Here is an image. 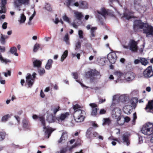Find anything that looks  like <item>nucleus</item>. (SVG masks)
<instances>
[{
    "mask_svg": "<svg viewBox=\"0 0 153 153\" xmlns=\"http://www.w3.org/2000/svg\"><path fill=\"white\" fill-rule=\"evenodd\" d=\"M72 5L76 7L79 6V3L77 2H76L74 3Z\"/></svg>",
    "mask_w": 153,
    "mask_h": 153,
    "instance_id": "64",
    "label": "nucleus"
},
{
    "mask_svg": "<svg viewBox=\"0 0 153 153\" xmlns=\"http://www.w3.org/2000/svg\"><path fill=\"white\" fill-rule=\"evenodd\" d=\"M145 109L148 112L153 111V100L148 101Z\"/></svg>",
    "mask_w": 153,
    "mask_h": 153,
    "instance_id": "11",
    "label": "nucleus"
},
{
    "mask_svg": "<svg viewBox=\"0 0 153 153\" xmlns=\"http://www.w3.org/2000/svg\"><path fill=\"white\" fill-rule=\"evenodd\" d=\"M117 59V56L115 53L112 52L108 54V59L111 63L114 64L116 61Z\"/></svg>",
    "mask_w": 153,
    "mask_h": 153,
    "instance_id": "8",
    "label": "nucleus"
},
{
    "mask_svg": "<svg viewBox=\"0 0 153 153\" xmlns=\"http://www.w3.org/2000/svg\"><path fill=\"white\" fill-rule=\"evenodd\" d=\"M132 106L135 108L137 105V103L138 102V100L137 97L132 98L131 100Z\"/></svg>",
    "mask_w": 153,
    "mask_h": 153,
    "instance_id": "19",
    "label": "nucleus"
},
{
    "mask_svg": "<svg viewBox=\"0 0 153 153\" xmlns=\"http://www.w3.org/2000/svg\"><path fill=\"white\" fill-rule=\"evenodd\" d=\"M69 115V114L68 112H66L65 113H62L59 117H56V119L58 121H62L67 118Z\"/></svg>",
    "mask_w": 153,
    "mask_h": 153,
    "instance_id": "15",
    "label": "nucleus"
},
{
    "mask_svg": "<svg viewBox=\"0 0 153 153\" xmlns=\"http://www.w3.org/2000/svg\"><path fill=\"white\" fill-rule=\"evenodd\" d=\"M75 17L76 19L79 21H81L83 16L81 13L77 12L74 13Z\"/></svg>",
    "mask_w": 153,
    "mask_h": 153,
    "instance_id": "21",
    "label": "nucleus"
},
{
    "mask_svg": "<svg viewBox=\"0 0 153 153\" xmlns=\"http://www.w3.org/2000/svg\"><path fill=\"white\" fill-rule=\"evenodd\" d=\"M53 62V61L51 59H49L45 65V68L48 70L49 69L51 66Z\"/></svg>",
    "mask_w": 153,
    "mask_h": 153,
    "instance_id": "26",
    "label": "nucleus"
},
{
    "mask_svg": "<svg viewBox=\"0 0 153 153\" xmlns=\"http://www.w3.org/2000/svg\"><path fill=\"white\" fill-rule=\"evenodd\" d=\"M11 71L10 70H8L7 73L5 72L4 73V76L5 77H7V75L10 76L11 75Z\"/></svg>",
    "mask_w": 153,
    "mask_h": 153,
    "instance_id": "53",
    "label": "nucleus"
},
{
    "mask_svg": "<svg viewBox=\"0 0 153 153\" xmlns=\"http://www.w3.org/2000/svg\"><path fill=\"white\" fill-rule=\"evenodd\" d=\"M79 8L82 9H86L88 8V4L85 1H79Z\"/></svg>",
    "mask_w": 153,
    "mask_h": 153,
    "instance_id": "20",
    "label": "nucleus"
},
{
    "mask_svg": "<svg viewBox=\"0 0 153 153\" xmlns=\"http://www.w3.org/2000/svg\"><path fill=\"white\" fill-rule=\"evenodd\" d=\"M87 74L90 78L91 81H93L96 79L97 78L95 76H99L100 77L101 76L100 72L96 70H91L88 71L87 72Z\"/></svg>",
    "mask_w": 153,
    "mask_h": 153,
    "instance_id": "5",
    "label": "nucleus"
},
{
    "mask_svg": "<svg viewBox=\"0 0 153 153\" xmlns=\"http://www.w3.org/2000/svg\"><path fill=\"white\" fill-rule=\"evenodd\" d=\"M114 74L117 76L119 78H120L121 76L123 75V74L122 73L118 71H115L114 72Z\"/></svg>",
    "mask_w": 153,
    "mask_h": 153,
    "instance_id": "38",
    "label": "nucleus"
},
{
    "mask_svg": "<svg viewBox=\"0 0 153 153\" xmlns=\"http://www.w3.org/2000/svg\"><path fill=\"white\" fill-rule=\"evenodd\" d=\"M105 99H100L99 101V103L100 104L104 102H105Z\"/></svg>",
    "mask_w": 153,
    "mask_h": 153,
    "instance_id": "61",
    "label": "nucleus"
},
{
    "mask_svg": "<svg viewBox=\"0 0 153 153\" xmlns=\"http://www.w3.org/2000/svg\"><path fill=\"white\" fill-rule=\"evenodd\" d=\"M33 118L35 120L38 119L41 122L42 125L43 126V128H46V124L45 117L43 116L39 117L36 114H33Z\"/></svg>",
    "mask_w": 153,
    "mask_h": 153,
    "instance_id": "10",
    "label": "nucleus"
},
{
    "mask_svg": "<svg viewBox=\"0 0 153 153\" xmlns=\"http://www.w3.org/2000/svg\"><path fill=\"white\" fill-rule=\"evenodd\" d=\"M94 130V128L92 127H90L87 129L86 133V136L87 138L91 139L93 138V132L92 131Z\"/></svg>",
    "mask_w": 153,
    "mask_h": 153,
    "instance_id": "14",
    "label": "nucleus"
},
{
    "mask_svg": "<svg viewBox=\"0 0 153 153\" xmlns=\"http://www.w3.org/2000/svg\"><path fill=\"white\" fill-rule=\"evenodd\" d=\"M68 135L66 132H63L62 134L61 137L58 141L59 143H64L66 140L67 139Z\"/></svg>",
    "mask_w": 153,
    "mask_h": 153,
    "instance_id": "17",
    "label": "nucleus"
},
{
    "mask_svg": "<svg viewBox=\"0 0 153 153\" xmlns=\"http://www.w3.org/2000/svg\"><path fill=\"white\" fill-rule=\"evenodd\" d=\"M141 131L142 133L148 136L151 135L153 134V124L148 123L143 125Z\"/></svg>",
    "mask_w": 153,
    "mask_h": 153,
    "instance_id": "3",
    "label": "nucleus"
},
{
    "mask_svg": "<svg viewBox=\"0 0 153 153\" xmlns=\"http://www.w3.org/2000/svg\"><path fill=\"white\" fill-rule=\"evenodd\" d=\"M7 24L6 22H4L2 25V28L4 29H5L7 28Z\"/></svg>",
    "mask_w": 153,
    "mask_h": 153,
    "instance_id": "56",
    "label": "nucleus"
},
{
    "mask_svg": "<svg viewBox=\"0 0 153 153\" xmlns=\"http://www.w3.org/2000/svg\"><path fill=\"white\" fill-rule=\"evenodd\" d=\"M59 107L58 106L57 108L54 109L53 112L54 114H56L57 112L59 110Z\"/></svg>",
    "mask_w": 153,
    "mask_h": 153,
    "instance_id": "52",
    "label": "nucleus"
},
{
    "mask_svg": "<svg viewBox=\"0 0 153 153\" xmlns=\"http://www.w3.org/2000/svg\"><path fill=\"white\" fill-rule=\"evenodd\" d=\"M40 48V45L38 44H36L34 45L33 51L34 52H36Z\"/></svg>",
    "mask_w": 153,
    "mask_h": 153,
    "instance_id": "40",
    "label": "nucleus"
},
{
    "mask_svg": "<svg viewBox=\"0 0 153 153\" xmlns=\"http://www.w3.org/2000/svg\"><path fill=\"white\" fill-rule=\"evenodd\" d=\"M29 4V0H17L14 2L15 7L18 8L22 4L28 5Z\"/></svg>",
    "mask_w": 153,
    "mask_h": 153,
    "instance_id": "9",
    "label": "nucleus"
},
{
    "mask_svg": "<svg viewBox=\"0 0 153 153\" xmlns=\"http://www.w3.org/2000/svg\"><path fill=\"white\" fill-rule=\"evenodd\" d=\"M45 9L49 11H51L52 10V7L49 4H47L45 7Z\"/></svg>",
    "mask_w": 153,
    "mask_h": 153,
    "instance_id": "43",
    "label": "nucleus"
},
{
    "mask_svg": "<svg viewBox=\"0 0 153 153\" xmlns=\"http://www.w3.org/2000/svg\"><path fill=\"white\" fill-rule=\"evenodd\" d=\"M133 121H135L137 118V116L136 112H135L133 114Z\"/></svg>",
    "mask_w": 153,
    "mask_h": 153,
    "instance_id": "59",
    "label": "nucleus"
},
{
    "mask_svg": "<svg viewBox=\"0 0 153 153\" xmlns=\"http://www.w3.org/2000/svg\"><path fill=\"white\" fill-rule=\"evenodd\" d=\"M82 108V107L77 104L73 106L74 110L73 116L75 121L77 122L83 121L85 117V112L84 111L81 109Z\"/></svg>",
    "mask_w": 153,
    "mask_h": 153,
    "instance_id": "1",
    "label": "nucleus"
},
{
    "mask_svg": "<svg viewBox=\"0 0 153 153\" xmlns=\"http://www.w3.org/2000/svg\"><path fill=\"white\" fill-rule=\"evenodd\" d=\"M106 112V111L104 109H101L100 111V114H105Z\"/></svg>",
    "mask_w": 153,
    "mask_h": 153,
    "instance_id": "54",
    "label": "nucleus"
},
{
    "mask_svg": "<svg viewBox=\"0 0 153 153\" xmlns=\"http://www.w3.org/2000/svg\"><path fill=\"white\" fill-rule=\"evenodd\" d=\"M7 36H6L5 35H2L1 36L0 39L1 43L3 44H5V39H7Z\"/></svg>",
    "mask_w": 153,
    "mask_h": 153,
    "instance_id": "36",
    "label": "nucleus"
},
{
    "mask_svg": "<svg viewBox=\"0 0 153 153\" xmlns=\"http://www.w3.org/2000/svg\"><path fill=\"white\" fill-rule=\"evenodd\" d=\"M44 129H46V131H45V132L48 135V138H49L50 136L51 135V133L53 130L51 128H47L46 127V128Z\"/></svg>",
    "mask_w": 153,
    "mask_h": 153,
    "instance_id": "30",
    "label": "nucleus"
},
{
    "mask_svg": "<svg viewBox=\"0 0 153 153\" xmlns=\"http://www.w3.org/2000/svg\"><path fill=\"white\" fill-rule=\"evenodd\" d=\"M140 62L141 63L142 65L146 66L147 65L148 62L147 60L145 58H143L142 57L140 58Z\"/></svg>",
    "mask_w": 153,
    "mask_h": 153,
    "instance_id": "28",
    "label": "nucleus"
},
{
    "mask_svg": "<svg viewBox=\"0 0 153 153\" xmlns=\"http://www.w3.org/2000/svg\"><path fill=\"white\" fill-rule=\"evenodd\" d=\"M36 14V12L34 11L33 14L29 18V21H30L33 18Z\"/></svg>",
    "mask_w": 153,
    "mask_h": 153,
    "instance_id": "55",
    "label": "nucleus"
},
{
    "mask_svg": "<svg viewBox=\"0 0 153 153\" xmlns=\"http://www.w3.org/2000/svg\"><path fill=\"white\" fill-rule=\"evenodd\" d=\"M134 25L140 29H143V33L146 34V36L151 35L153 36V27L148 24L142 22L140 20L134 21Z\"/></svg>",
    "mask_w": 153,
    "mask_h": 153,
    "instance_id": "2",
    "label": "nucleus"
},
{
    "mask_svg": "<svg viewBox=\"0 0 153 153\" xmlns=\"http://www.w3.org/2000/svg\"><path fill=\"white\" fill-rule=\"evenodd\" d=\"M97 29V27H92L91 28V37L94 38L95 36V31Z\"/></svg>",
    "mask_w": 153,
    "mask_h": 153,
    "instance_id": "34",
    "label": "nucleus"
},
{
    "mask_svg": "<svg viewBox=\"0 0 153 153\" xmlns=\"http://www.w3.org/2000/svg\"><path fill=\"white\" fill-rule=\"evenodd\" d=\"M123 110L125 114H131L132 111L131 106L129 105H125L123 108Z\"/></svg>",
    "mask_w": 153,
    "mask_h": 153,
    "instance_id": "16",
    "label": "nucleus"
},
{
    "mask_svg": "<svg viewBox=\"0 0 153 153\" xmlns=\"http://www.w3.org/2000/svg\"><path fill=\"white\" fill-rule=\"evenodd\" d=\"M119 99L120 101L126 104L127 102L128 98L127 97L124 95H122L119 97Z\"/></svg>",
    "mask_w": 153,
    "mask_h": 153,
    "instance_id": "23",
    "label": "nucleus"
},
{
    "mask_svg": "<svg viewBox=\"0 0 153 153\" xmlns=\"http://www.w3.org/2000/svg\"><path fill=\"white\" fill-rule=\"evenodd\" d=\"M62 18L64 21H66L68 23H70L71 22L70 19L66 15H65L63 16Z\"/></svg>",
    "mask_w": 153,
    "mask_h": 153,
    "instance_id": "41",
    "label": "nucleus"
},
{
    "mask_svg": "<svg viewBox=\"0 0 153 153\" xmlns=\"http://www.w3.org/2000/svg\"><path fill=\"white\" fill-rule=\"evenodd\" d=\"M122 139L123 142L126 144L127 146L130 144V140L129 135L126 134H123L122 136Z\"/></svg>",
    "mask_w": 153,
    "mask_h": 153,
    "instance_id": "18",
    "label": "nucleus"
},
{
    "mask_svg": "<svg viewBox=\"0 0 153 153\" xmlns=\"http://www.w3.org/2000/svg\"><path fill=\"white\" fill-rule=\"evenodd\" d=\"M121 114V109L118 107L114 108L112 111V117L117 120V121H118L120 120L121 119L120 116Z\"/></svg>",
    "mask_w": 153,
    "mask_h": 153,
    "instance_id": "4",
    "label": "nucleus"
},
{
    "mask_svg": "<svg viewBox=\"0 0 153 153\" xmlns=\"http://www.w3.org/2000/svg\"><path fill=\"white\" fill-rule=\"evenodd\" d=\"M137 45V42L134 40H131L129 44L130 49L132 51H137L138 50Z\"/></svg>",
    "mask_w": 153,
    "mask_h": 153,
    "instance_id": "7",
    "label": "nucleus"
},
{
    "mask_svg": "<svg viewBox=\"0 0 153 153\" xmlns=\"http://www.w3.org/2000/svg\"><path fill=\"white\" fill-rule=\"evenodd\" d=\"M67 150L63 148L60 150V153H66Z\"/></svg>",
    "mask_w": 153,
    "mask_h": 153,
    "instance_id": "62",
    "label": "nucleus"
},
{
    "mask_svg": "<svg viewBox=\"0 0 153 153\" xmlns=\"http://www.w3.org/2000/svg\"><path fill=\"white\" fill-rule=\"evenodd\" d=\"M26 78V82L28 83L29 87H31L33 83V82H32L31 80H33V79L31 74H27Z\"/></svg>",
    "mask_w": 153,
    "mask_h": 153,
    "instance_id": "13",
    "label": "nucleus"
},
{
    "mask_svg": "<svg viewBox=\"0 0 153 153\" xmlns=\"http://www.w3.org/2000/svg\"><path fill=\"white\" fill-rule=\"evenodd\" d=\"M68 1L67 2V4L68 7H69L71 5L72 3H73L75 1L74 0H67Z\"/></svg>",
    "mask_w": 153,
    "mask_h": 153,
    "instance_id": "46",
    "label": "nucleus"
},
{
    "mask_svg": "<svg viewBox=\"0 0 153 153\" xmlns=\"http://www.w3.org/2000/svg\"><path fill=\"white\" fill-rule=\"evenodd\" d=\"M10 117V115L9 114H7L4 116L2 118L1 121L2 122H5L7 121L8 119Z\"/></svg>",
    "mask_w": 153,
    "mask_h": 153,
    "instance_id": "33",
    "label": "nucleus"
},
{
    "mask_svg": "<svg viewBox=\"0 0 153 153\" xmlns=\"http://www.w3.org/2000/svg\"><path fill=\"white\" fill-rule=\"evenodd\" d=\"M38 72L40 75H42L45 73V70L43 68L39 69L38 70Z\"/></svg>",
    "mask_w": 153,
    "mask_h": 153,
    "instance_id": "47",
    "label": "nucleus"
},
{
    "mask_svg": "<svg viewBox=\"0 0 153 153\" xmlns=\"http://www.w3.org/2000/svg\"><path fill=\"white\" fill-rule=\"evenodd\" d=\"M68 55V51L67 50L65 51L64 52L63 54L62 55L61 58V62H63L64 59L66 58Z\"/></svg>",
    "mask_w": 153,
    "mask_h": 153,
    "instance_id": "32",
    "label": "nucleus"
},
{
    "mask_svg": "<svg viewBox=\"0 0 153 153\" xmlns=\"http://www.w3.org/2000/svg\"><path fill=\"white\" fill-rule=\"evenodd\" d=\"M78 34L79 38L80 39H83V32L82 30H79L78 31Z\"/></svg>",
    "mask_w": 153,
    "mask_h": 153,
    "instance_id": "48",
    "label": "nucleus"
},
{
    "mask_svg": "<svg viewBox=\"0 0 153 153\" xmlns=\"http://www.w3.org/2000/svg\"><path fill=\"white\" fill-rule=\"evenodd\" d=\"M23 128L25 130H30L31 125L29 122L26 119H23L22 122Z\"/></svg>",
    "mask_w": 153,
    "mask_h": 153,
    "instance_id": "12",
    "label": "nucleus"
},
{
    "mask_svg": "<svg viewBox=\"0 0 153 153\" xmlns=\"http://www.w3.org/2000/svg\"><path fill=\"white\" fill-rule=\"evenodd\" d=\"M143 75L144 77L149 78L153 76V71L151 66L148 67L143 72Z\"/></svg>",
    "mask_w": 153,
    "mask_h": 153,
    "instance_id": "6",
    "label": "nucleus"
},
{
    "mask_svg": "<svg viewBox=\"0 0 153 153\" xmlns=\"http://www.w3.org/2000/svg\"><path fill=\"white\" fill-rule=\"evenodd\" d=\"M98 109L93 108L91 109V115L93 116H96L97 114V110Z\"/></svg>",
    "mask_w": 153,
    "mask_h": 153,
    "instance_id": "35",
    "label": "nucleus"
},
{
    "mask_svg": "<svg viewBox=\"0 0 153 153\" xmlns=\"http://www.w3.org/2000/svg\"><path fill=\"white\" fill-rule=\"evenodd\" d=\"M99 136V134L96 131L93 132V138L96 137L97 138Z\"/></svg>",
    "mask_w": 153,
    "mask_h": 153,
    "instance_id": "51",
    "label": "nucleus"
},
{
    "mask_svg": "<svg viewBox=\"0 0 153 153\" xmlns=\"http://www.w3.org/2000/svg\"><path fill=\"white\" fill-rule=\"evenodd\" d=\"M127 75L126 76V79L128 81H131L133 80L135 77V74L132 73L130 74V76H127Z\"/></svg>",
    "mask_w": 153,
    "mask_h": 153,
    "instance_id": "27",
    "label": "nucleus"
},
{
    "mask_svg": "<svg viewBox=\"0 0 153 153\" xmlns=\"http://www.w3.org/2000/svg\"><path fill=\"white\" fill-rule=\"evenodd\" d=\"M64 41H65L67 44H69V42L68 41L69 39V37L68 34H66L64 37Z\"/></svg>",
    "mask_w": 153,
    "mask_h": 153,
    "instance_id": "37",
    "label": "nucleus"
},
{
    "mask_svg": "<svg viewBox=\"0 0 153 153\" xmlns=\"http://www.w3.org/2000/svg\"><path fill=\"white\" fill-rule=\"evenodd\" d=\"M8 135V134L4 131H0V141L3 140L5 137Z\"/></svg>",
    "mask_w": 153,
    "mask_h": 153,
    "instance_id": "22",
    "label": "nucleus"
},
{
    "mask_svg": "<svg viewBox=\"0 0 153 153\" xmlns=\"http://www.w3.org/2000/svg\"><path fill=\"white\" fill-rule=\"evenodd\" d=\"M102 124L104 125H109L111 123V120L109 118H104L103 119Z\"/></svg>",
    "mask_w": 153,
    "mask_h": 153,
    "instance_id": "31",
    "label": "nucleus"
},
{
    "mask_svg": "<svg viewBox=\"0 0 153 153\" xmlns=\"http://www.w3.org/2000/svg\"><path fill=\"white\" fill-rule=\"evenodd\" d=\"M34 67H41L42 62L39 60L36 59L33 62Z\"/></svg>",
    "mask_w": 153,
    "mask_h": 153,
    "instance_id": "24",
    "label": "nucleus"
},
{
    "mask_svg": "<svg viewBox=\"0 0 153 153\" xmlns=\"http://www.w3.org/2000/svg\"><path fill=\"white\" fill-rule=\"evenodd\" d=\"M14 117H15L16 120H17L18 122V123H19V122H20V119L19 117L18 116H15Z\"/></svg>",
    "mask_w": 153,
    "mask_h": 153,
    "instance_id": "63",
    "label": "nucleus"
},
{
    "mask_svg": "<svg viewBox=\"0 0 153 153\" xmlns=\"http://www.w3.org/2000/svg\"><path fill=\"white\" fill-rule=\"evenodd\" d=\"M40 96L42 98H44L45 97V94L42 90H41L40 93Z\"/></svg>",
    "mask_w": 153,
    "mask_h": 153,
    "instance_id": "58",
    "label": "nucleus"
},
{
    "mask_svg": "<svg viewBox=\"0 0 153 153\" xmlns=\"http://www.w3.org/2000/svg\"><path fill=\"white\" fill-rule=\"evenodd\" d=\"M81 43L79 41L76 44L75 49L76 50L80 49L81 48Z\"/></svg>",
    "mask_w": 153,
    "mask_h": 153,
    "instance_id": "44",
    "label": "nucleus"
},
{
    "mask_svg": "<svg viewBox=\"0 0 153 153\" xmlns=\"http://www.w3.org/2000/svg\"><path fill=\"white\" fill-rule=\"evenodd\" d=\"M123 16L126 18V19L128 20L132 18L130 16L129 13L127 12H125L123 13Z\"/></svg>",
    "mask_w": 153,
    "mask_h": 153,
    "instance_id": "39",
    "label": "nucleus"
},
{
    "mask_svg": "<svg viewBox=\"0 0 153 153\" xmlns=\"http://www.w3.org/2000/svg\"><path fill=\"white\" fill-rule=\"evenodd\" d=\"M140 58H139V59H135L134 60V63L135 64H139V63L140 62Z\"/></svg>",
    "mask_w": 153,
    "mask_h": 153,
    "instance_id": "57",
    "label": "nucleus"
},
{
    "mask_svg": "<svg viewBox=\"0 0 153 153\" xmlns=\"http://www.w3.org/2000/svg\"><path fill=\"white\" fill-rule=\"evenodd\" d=\"M10 51L11 53L14 54L16 56H18V54L17 53V49L15 47H12L10 50Z\"/></svg>",
    "mask_w": 153,
    "mask_h": 153,
    "instance_id": "29",
    "label": "nucleus"
},
{
    "mask_svg": "<svg viewBox=\"0 0 153 153\" xmlns=\"http://www.w3.org/2000/svg\"><path fill=\"white\" fill-rule=\"evenodd\" d=\"M26 17L23 14H22L21 16V20H20V22L21 23H24L26 20Z\"/></svg>",
    "mask_w": 153,
    "mask_h": 153,
    "instance_id": "45",
    "label": "nucleus"
},
{
    "mask_svg": "<svg viewBox=\"0 0 153 153\" xmlns=\"http://www.w3.org/2000/svg\"><path fill=\"white\" fill-rule=\"evenodd\" d=\"M98 13L101 14L103 16L105 17L106 15H108V12L103 7L101 8V11H98Z\"/></svg>",
    "mask_w": 153,
    "mask_h": 153,
    "instance_id": "25",
    "label": "nucleus"
},
{
    "mask_svg": "<svg viewBox=\"0 0 153 153\" xmlns=\"http://www.w3.org/2000/svg\"><path fill=\"white\" fill-rule=\"evenodd\" d=\"M130 120V118L128 117H126L125 118V121L126 122H128Z\"/></svg>",
    "mask_w": 153,
    "mask_h": 153,
    "instance_id": "60",
    "label": "nucleus"
},
{
    "mask_svg": "<svg viewBox=\"0 0 153 153\" xmlns=\"http://www.w3.org/2000/svg\"><path fill=\"white\" fill-rule=\"evenodd\" d=\"M89 105L91 107L92 109L97 108V104L95 103H91Z\"/></svg>",
    "mask_w": 153,
    "mask_h": 153,
    "instance_id": "49",
    "label": "nucleus"
},
{
    "mask_svg": "<svg viewBox=\"0 0 153 153\" xmlns=\"http://www.w3.org/2000/svg\"><path fill=\"white\" fill-rule=\"evenodd\" d=\"M0 60L1 61L7 63V62H10L11 61L10 60H7L6 59H4L2 56L1 54H0Z\"/></svg>",
    "mask_w": 153,
    "mask_h": 153,
    "instance_id": "42",
    "label": "nucleus"
},
{
    "mask_svg": "<svg viewBox=\"0 0 153 153\" xmlns=\"http://www.w3.org/2000/svg\"><path fill=\"white\" fill-rule=\"evenodd\" d=\"M72 75L73 76L74 78L77 79L78 78V74L77 72H73L72 73Z\"/></svg>",
    "mask_w": 153,
    "mask_h": 153,
    "instance_id": "50",
    "label": "nucleus"
}]
</instances>
